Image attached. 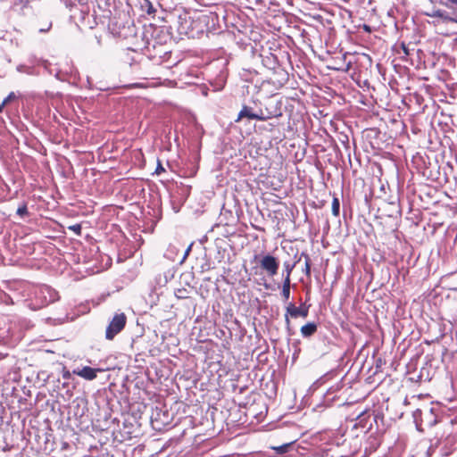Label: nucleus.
Listing matches in <instances>:
<instances>
[{
	"label": "nucleus",
	"mask_w": 457,
	"mask_h": 457,
	"mask_svg": "<svg viewBox=\"0 0 457 457\" xmlns=\"http://www.w3.org/2000/svg\"><path fill=\"white\" fill-rule=\"evenodd\" d=\"M35 308H42L59 299L58 292L49 286L37 287L34 291Z\"/></svg>",
	"instance_id": "f257e3e1"
},
{
	"label": "nucleus",
	"mask_w": 457,
	"mask_h": 457,
	"mask_svg": "<svg viewBox=\"0 0 457 457\" xmlns=\"http://www.w3.org/2000/svg\"><path fill=\"white\" fill-rule=\"evenodd\" d=\"M127 317L123 312H116L105 329V338L112 340L125 328Z\"/></svg>",
	"instance_id": "f03ea898"
},
{
	"label": "nucleus",
	"mask_w": 457,
	"mask_h": 457,
	"mask_svg": "<svg viewBox=\"0 0 457 457\" xmlns=\"http://www.w3.org/2000/svg\"><path fill=\"white\" fill-rule=\"evenodd\" d=\"M257 259H259V265L261 269L265 271L269 277L272 278L277 275L279 268V262L278 258L271 254H265L260 258L258 255H255L254 261Z\"/></svg>",
	"instance_id": "7ed1b4c3"
},
{
	"label": "nucleus",
	"mask_w": 457,
	"mask_h": 457,
	"mask_svg": "<svg viewBox=\"0 0 457 457\" xmlns=\"http://www.w3.org/2000/svg\"><path fill=\"white\" fill-rule=\"evenodd\" d=\"M259 115L262 116L260 120H267L272 118H278L282 116L281 103L280 102H268L264 109H259Z\"/></svg>",
	"instance_id": "20e7f679"
},
{
	"label": "nucleus",
	"mask_w": 457,
	"mask_h": 457,
	"mask_svg": "<svg viewBox=\"0 0 457 457\" xmlns=\"http://www.w3.org/2000/svg\"><path fill=\"white\" fill-rule=\"evenodd\" d=\"M310 305L302 303L300 306H295L293 303H289L286 307L285 320L289 325V317L296 319L298 317L306 318L309 314Z\"/></svg>",
	"instance_id": "39448f33"
},
{
	"label": "nucleus",
	"mask_w": 457,
	"mask_h": 457,
	"mask_svg": "<svg viewBox=\"0 0 457 457\" xmlns=\"http://www.w3.org/2000/svg\"><path fill=\"white\" fill-rule=\"evenodd\" d=\"M104 369H94L89 366H84L81 369L73 370L72 373L86 380H93L97 377L98 372H103Z\"/></svg>",
	"instance_id": "423d86ee"
},
{
	"label": "nucleus",
	"mask_w": 457,
	"mask_h": 457,
	"mask_svg": "<svg viewBox=\"0 0 457 457\" xmlns=\"http://www.w3.org/2000/svg\"><path fill=\"white\" fill-rule=\"evenodd\" d=\"M244 118L260 120V118H262V116L259 115V110L254 111L253 108L251 106L243 105L235 121L238 122Z\"/></svg>",
	"instance_id": "0eeeda50"
},
{
	"label": "nucleus",
	"mask_w": 457,
	"mask_h": 457,
	"mask_svg": "<svg viewBox=\"0 0 457 457\" xmlns=\"http://www.w3.org/2000/svg\"><path fill=\"white\" fill-rule=\"evenodd\" d=\"M317 331V324L314 322H308L301 328V334L303 337H309Z\"/></svg>",
	"instance_id": "6e6552de"
},
{
	"label": "nucleus",
	"mask_w": 457,
	"mask_h": 457,
	"mask_svg": "<svg viewBox=\"0 0 457 457\" xmlns=\"http://www.w3.org/2000/svg\"><path fill=\"white\" fill-rule=\"evenodd\" d=\"M296 263H297V262H295L293 263H291L289 262H285L283 263L282 276L284 277V281L291 282L290 276H291V273H292L293 270L295 269Z\"/></svg>",
	"instance_id": "1a4fd4ad"
},
{
	"label": "nucleus",
	"mask_w": 457,
	"mask_h": 457,
	"mask_svg": "<svg viewBox=\"0 0 457 457\" xmlns=\"http://www.w3.org/2000/svg\"><path fill=\"white\" fill-rule=\"evenodd\" d=\"M270 448L274 450L277 454L283 455L294 448V442L283 444L278 446H271Z\"/></svg>",
	"instance_id": "9d476101"
},
{
	"label": "nucleus",
	"mask_w": 457,
	"mask_h": 457,
	"mask_svg": "<svg viewBox=\"0 0 457 457\" xmlns=\"http://www.w3.org/2000/svg\"><path fill=\"white\" fill-rule=\"evenodd\" d=\"M142 10L145 11L148 14L154 13L156 9L154 7L151 0H138Z\"/></svg>",
	"instance_id": "9b49d317"
},
{
	"label": "nucleus",
	"mask_w": 457,
	"mask_h": 457,
	"mask_svg": "<svg viewBox=\"0 0 457 457\" xmlns=\"http://www.w3.org/2000/svg\"><path fill=\"white\" fill-rule=\"evenodd\" d=\"M302 257L304 258V269L303 270V271L306 274L307 277H310L311 276V258L306 253L303 252L301 253V256L298 259L297 262L301 260Z\"/></svg>",
	"instance_id": "f8f14e48"
},
{
	"label": "nucleus",
	"mask_w": 457,
	"mask_h": 457,
	"mask_svg": "<svg viewBox=\"0 0 457 457\" xmlns=\"http://www.w3.org/2000/svg\"><path fill=\"white\" fill-rule=\"evenodd\" d=\"M290 285H291V282H289V281H283L281 295H282V297L284 298L285 301L289 299V296H290Z\"/></svg>",
	"instance_id": "ddd939ff"
},
{
	"label": "nucleus",
	"mask_w": 457,
	"mask_h": 457,
	"mask_svg": "<svg viewBox=\"0 0 457 457\" xmlns=\"http://www.w3.org/2000/svg\"><path fill=\"white\" fill-rule=\"evenodd\" d=\"M331 210H332V213L334 216L339 215L340 203H339L338 198H337V197L333 198Z\"/></svg>",
	"instance_id": "4468645a"
},
{
	"label": "nucleus",
	"mask_w": 457,
	"mask_h": 457,
	"mask_svg": "<svg viewBox=\"0 0 457 457\" xmlns=\"http://www.w3.org/2000/svg\"><path fill=\"white\" fill-rule=\"evenodd\" d=\"M16 213H17V215L21 216V218L28 215L29 212H28L27 204H22L21 205H20L16 211Z\"/></svg>",
	"instance_id": "2eb2a0df"
},
{
	"label": "nucleus",
	"mask_w": 457,
	"mask_h": 457,
	"mask_svg": "<svg viewBox=\"0 0 457 457\" xmlns=\"http://www.w3.org/2000/svg\"><path fill=\"white\" fill-rule=\"evenodd\" d=\"M17 71L19 72H25V73H28V74H31V68L30 67H28L26 65H19L17 67Z\"/></svg>",
	"instance_id": "dca6fc26"
},
{
	"label": "nucleus",
	"mask_w": 457,
	"mask_h": 457,
	"mask_svg": "<svg viewBox=\"0 0 457 457\" xmlns=\"http://www.w3.org/2000/svg\"><path fill=\"white\" fill-rule=\"evenodd\" d=\"M69 229L76 233L77 235H80L81 233V225L74 224L69 227Z\"/></svg>",
	"instance_id": "f3484780"
},
{
	"label": "nucleus",
	"mask_w": 457,
	"mask_h": 457,
	"mask_svg": "<svg viewBox=\"0 0 457 457\" xmlns=\"http://www.w3.org/2000/svg\"><path fill=\"white\" fill-rule=\"evenodd\" d=\"M16 95L14 92H11L4 99V104H9L11 101L16 99Z\"/></svg>",
	"instance_id": "a211bd4d"
},
{
	"label": "nucleus",
	"mask_w": 457,
	"mask_h": 457,
	"mask_svg": "<svg viewBox=\"0 0 457 457\" xmlns=\"http://www.w3.org/2000/svg\"><path fill=\"white\" fill-rule=\"evenodd\" d=\"M162 171H164V169H163V167L162 166L161 162H158V165H157V167H156V170H155V173L159 175V174H160L161 172H162Z\"/></svg>",
	"instance_id": "6ab92c4d"
},
{
	"label": "nucleus",
	"mask_w": 457,
	"mask_h": 457,
	"mask_svg": "<svg viewBox=\"0 0 457 457\" xmlns=\"http://www.w3.org/2000/svg\"><path fill=\"white\" fill-rule=\"evenodd\" d=\"M71 374L69 370H63L62 371V378L64 379H69L71 378Z\"/></svg>",
	"instance_id": "aec40b11"
},
{
	"label": "nucleus",
	"mask_w": 457,
	"mask_h": 457,
	"mask_svg": "<svg viewBox=\"0 0 457 457\" xmlns=\"http://www.w3.org/2000/svg\"><path fill=\"white\" fill-rule=\"evenodd\" d=\"M267 62H272L273 65H275L276 64V57L273 54H271L270 57H267Z\"/></svg>",
	"instance_id": "412c9836"
},
{
	"label": "nucleus",
	"mask_w": 457,
	"mask_h": 457,
	"mask_svg": "<svg viewBox=\"0 0 457 457\" xmlns=\"http://www.w3.org/2000/svg\"><path fill=\"white\" fill-rule=\"evenodd\" d=\"M364 416V412H361L359 416H358V420H360V424L365 420V418L363 417Z\"/></svg>",
	"instance_id": "4be33fe9"
},
{
	"label": "nucleus",
	"mask_w": 457,
	"mask_h": 457,
	"mask_svg": "<svg viewBox=\"0 0 457 457\" xmlns=\"http://www.w3.org/2000/svg\"><path fill=\"white\" fill-rule=\"evenodd\" d=\"M403 49L404 54H409L408 49L404 45L403 46Z\"/></svg>",
	"instance_id": "5701e85b"
},
{
	"label": "nucleus",
	"mask_w": 457,
	"mask_h": 457,
	"mask_svg": "<svg viewBox=\"0 0 457 457\" xmlns=\"http://www.w3.org/2000/svg\"><path fill=\"white\" fill-rule=\"evenodd\" d=\"M190 250H191V245H189V246L187 247V249L186 250L185 257L188 254V253L190 252Z\"/></svg>",
	"instance_id": "b1692460"
},
{
	"label": "nucleus",
	"mask_w": 457,
	"mask_h": 457,
	"mask_svg": "<svg viewBox=\"0 0 457 457\" xmlns=\"http://www.w3.org/2000/svg\"><path fill=\"white\" fill-rule=\"evenodd\" d=\"M6 104H4V102H2L0 104V112L3 111L4 107L5 106Z\"/></svg>",
	"instance_id": "393cba45"
},
{
	"label": "nucleus",
	"mask_w": 457,
	"mask_h": 457,
	"mask_svg": "<svg viewBox=\"0 0 457 457\" xmlns=\"http://www.w3.org/2000/svg\"><path fill=\"white\" fill-rule=\"evenodd\" d=\"M49 29V28L46 29V28H43V29H39V32H46Z\"/></svg>",
	"instance_id": "a878e982"
},
{
	"label": "nucleus",
	"mask_w": 457,
	"mask_h": 457,
	"mask_svg": "<svg viewBox=\"0 0 457 457\" xmlns=\"http://www.w3.org/2000/svg\"><path fill=\"white\" fill-rule=\"evenodd\" d=\"M273 64L272 62H268V63H265V66H268V65H271Z\"/></svg>",
	"instance_id": "bb28decb"
},
{
	"label": "nucleus",
	"mask_w": 457,
	"mask_h": 457,
	"mask_svg": "<svg viewBox=\"0 0 457 457\" xmlns=\"http://www.w3.org/2000/svg\"><path fill=\"white\" fill-rule=\"evenodd\" d=\"M273 64L272 62H268V63H265V66H268V65H271Z\"/></svg>",
	"instance_id": "cd10ccee"
}]
</instances>
